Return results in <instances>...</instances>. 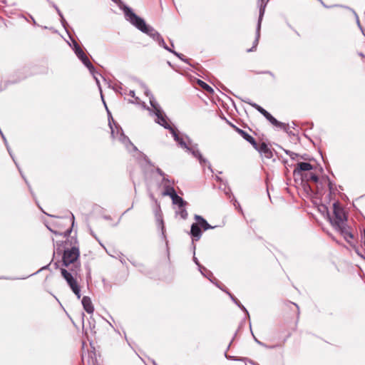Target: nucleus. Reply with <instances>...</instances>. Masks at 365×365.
<instances>
[{"mask_svg":"<svg viewBox=\"0 0 365 365\" xmlns=\"http://www.w3.org/2000/svg\"><path fill=\"white\" fill-rule=\"evenodd\" d=\"M121 263H124V259L120 260Z\"/></svg>","mask_w":365,"mask_h":365,"instance_id":"4d7b16f0","label":"nucleus"},{"mask_svg":"<svg viewBox=\"0 0 365 365\" xmlns=\"http://www.w3.org/2000/svg\"><path fill=\"white\" fill-rule=\"evenodd\" d=\"M0 134H1V137H2V138H3V140H4V143H5V145H6V149H7V150H8V152H9V153L10 156L12 158V159H13V160L14 161V163H15V164L16 165V166H18V165H17L16 162L15 161V160H14V156H13V155H12V153H11V148H10V147H9V144H8V142H7V140H6V138H5L4 135L3 134V133L1 132V130H0Z\"/></svg>","mask_w":365,"mask_h":365,"instance_id":"5701e85b","label":"nucleus"},{"mask_svg":"<svg viewBox=\"0 0 365 365\" xmlns=\"http://www.w3.org/2000/svg\"><path fill=\"white\" fill-rule=\"evenodd\" d=\"M176 213L180 215L183 220L187 217V212L185 207H179L178 211H177Z\"/></svg>","mask_w":365,"mask_h":365,"instance_id":"393cba45","label":"nucleus"},{"mask_svg":"<svg viewBox=\"0 0 365 365\" xmlns=\"http://www.w3.org/2000/svg\"><path fill=\"white\" fill-rule=\"evenodd\" d=\"M199 269H200L201 274L204 276H205V274H206L205 272H207V271H208V270H207V269L205 267H204L202 266H201V267H199Z\"/></svg>","mask_w":365,"mask_h":365,"instance_id":"58836bf2","label":"nucleus"},{"mask_svg":"<svg viewBox=\"0 0 365 365\" xmlns=\"http://www.w3.org/2000/svg\"><path fill=\"white\" fill-rule=\"evenodd\" d=\"M323 181L324 182V183L328 185L329 190H331V182H330V180L328 178H327V179H324Z\"/></svg>","mask_w":365,"mask_h":365,"instance_id":"a19ab883","label":"nucleus"},{"mask_svg":"<svg viewBox=\"0 0 365 365\" xmlns=\"http://www.w3.org/2000/svg\"><path fill=\"white\" fill-rule=\"evenodd\" d=\"M119 91H123V88L120 87Z\"/></svg>","mask_w":365,"mask_h":365,"instance_id":"864d4df0","label":"nucleus"},{"mask_svg":"<svg viewBox=\"0 0 365 365\" xmlns=\"http://www.w3.org/2000/svg\"><path fill=\"white\" fill-rule=\"evenodd\" d=\"M96 80V82L99 88V89L101 90V86H100V82H99V80L98 79V78L96 77V70L94 71V73L92 74Z\"/></svg>","mask_w":365,"mask_h":365,"instance_id":"ea45409f","label":"nucleus"},{"mask_svg":"<svg viewBox=\"0 0 365 365\" xmlns=\"http://www.w3.org/2000/svg\"><path fill=\"white\" fill-rule=\"evenodd\" d=\"M71 219H72V227H73L74 225V215L73 214H71Z\"/></svg>","mask_w":365,"mask_h":365,"instance_id":"3c124183","label":"nucleus"},{"mask_svg":"<svg viewBox=\"0 0 365 365\" xmlns=\"http://www.w3.org/2000/svg\"><path fill=\"white\" fill-rule=\"evenodd\" d=\"M255 149H256L259 154L267 159H270L273 156V153L271 150V149L268 147V145L262 142L260 145H258L257 143V145L253 146Z\"/></svg>","mask_w":365,"mask_h":365,"instance_id":"f8f14e48","label":"nucleus"},{"mask_svg":"<svg viewBox=\"0 0 365 365\" xmlns=\"http://www.w3.org/2000/svg\"><path fill=\"white\" fill-rule=\"evenodd\" d=\"M327 216L332 227L339 231L347 242L354 238V235L346 225L347 217L345 211L339 202H335L333 204V215L331 216L327 212Z\"/></svg>","mask_w":365,"mask_h":365,"instance_id":"f257e3e1","label":"nucleus"},{"mask_svg":"<svg viewBox=\"0 0 365 365\" xmlns=\"http://www.w3.org/2000/svg\"><path fill=\"white\" fill-rule=\"evenodd\" d=\"M254 339H255V341L260 346H264L265 348H274V346H268L267 345H266L265 344H264L263 342L259 341L256 337L254 336Z\"/></svg>","mask_w":365,"mask_h":365,"instance_id":"72a5a7b5","label":"nucleus"},{"mask_svg":"<svg viewBox=\"0 0 365 365\" xmlns=\"http://www.w3.org/2000/svg\"><path fill=\"white\" fill-rule=\"evenodd\" d=\"M129 96H130L132 98L135 97V91L133 90H130L129 91Z\"/></svg>","mask_w":365,"mask_h":365,"instance_id":"49530a36","label":"nucleus"},{"mask_svg":"<svg viewBox=\"0 0 365 365\" xmlns=\"http://www.w3.org/2000/svg\"><path fill=\"white\" fill-rule=\"evenodd\" d=\"M199 269H200L201 274L204 276H205V274H206L205 272H207V271H208V270H207V269L205 267H204L202 266H201V267H199Z\"/></svg>","mask_w":365,"mask_h":365,"instance_id":"4c0bfd02","label":"nucleus"},{"mask_svg":"<svg viewBox=\"0 0 365 365\" xmlns=\"http://www.w3.org/2000/svg\"><path fill=\"white\" fill-rule=\"evenodd\" d=\"M146 96H149L150 98V104L151 107L153 108V110L154 111V113L156 116L155 122L165 128V129H168L171 132V130H174L175 128L171 127L170 125L168 122V118L161 109L160 106L158 103V102L155 101V98L153 96V95L148 91H145Z\"/></svg>","mask_w":365,"mask_h":365,"instance_id":"6e6552de","label":"nucleus"},{"mask_svg":"<svg viewBox=\"0 0 365 365\" xmlns=\"http://www.w3.org/2000/svg\"><path fill=\"white\" fill-rule=\"evenodd\" d=\"M61 23L62 24V26L66 28V25H67V22L66 21V19H64L63 16H61Z\"/></svg>","mask_w":365,"mask_h":365,"instance_id":"e433bc0d","label":"nucleus"},{"mask_svg":"<svg viewBox=\"0 0 365 365\" xmlns=\"http://www.w3.org/2000/svg\"><path fill=\"white\" fill-rule=\"evenodd\" d=\"M307 178V181H312L315 183H317L319 182V178L317 175L314 173H309Z\"/></svg>","mask_w":365,"mask_h":365,"instance_id":"a878e982","label":"nucleus"},{"mask_svg":"<svg viewBox=\"0 0 365 365\" xmlns=\"http://www.w3.org/2000/svg\"><path fill=\"white\" fill-rule=\"evenodd\" d=\"M154 212H155L156 221L158 224V226L161 228L162 235L164 236L165 235V227H164L163 215H162V212H161V210H160V207L159 204L157 205V207Z\"/></svg>","mask_w":365,"mask_h":365,"instance_id":"ddd939ff","label":"nucleus"},{"mask_svg":"<svg viewBox=\"0 0 365 365\" xmlns=\"http://www.w3.org/2000/svg\"><path fill=\"white\" fill-rule=\"evenodd\" d=\"M170 53H173L176 56H178L180 59H181L184 62H187V60L183 58V55L181 53H179L172 49V51H170Z\"/></svg>","mask_w":365,"mask_h":365,"instance_id":"c756f323","label":"nucleus"},{"mask_svg":"<svg viewBox=\"0 0 365 365\" xmlns=\"http://www.w3.org/2000/svg\"><path fill=\"white\" fill-rule=\"evenodd\" d=\"M170 133L180 147L185 149L187 152L190 153L193 157L196 158L199 160V163L202 166L207 165L208 169L212 173L213 172L209 161L206 158H203L201 153L198 150L197 144H192V142L189 138L185 136V138L187 139V143L183 137H180L179 135L178 131L175 128L174 130H171Z\"/></svg>","mask_w":365,"mask_h":365,"instance_id":"20e7f679","label":"nucleus"},{"mask_svg":"<svg viewBox=\"0 0 365 365\" xmlns=\"http://www.w3.org/2000/svg\"><path fill=\"white\" fill-rule=\"evenodd\" d=\"M157 42L158 43L160 46H162L168 51H169V52L172 51V49L167 46V44L165 43L164 39L163 38V37L161 36L159 37V38L157 39Z\"/></svg>","mask_w":365,"mask_h":365,"instance_id":"b1692460","label":"nucleus"},{"mask_svg":"<svg viewBox=\"0 0 365 365\" xmlns=\"http://www.w3.org/2000/svg\"><path fill=\"white\" fill-rule=\"evenodd\" d=\"M101 98L103 100V102L106 108L108 109L106 104L103 100V95L101 94ZM108 115H110V113L108 110H107ZM111 120L109 119L108 125L110 126V128L111 130V136L114 139H118L120 142H121L126 149L128 151H130V148H132L133 150L136 151L138 150L137 148L131 143L130 139L128 136H126L121 127H120L118 125L115 124L112 117H110Z\"/></svg>","mask_w":365,"mask_h":365,"instance_id":"39448f33","label":"nucleus"},{"mask_svg":"<svg viewBox=\"0 0 365 365\" xmlns=\"http://www.w3.org/2000/svg\"><path fill=\"white\" fill-rule=\"evenodd\" d=\"M354 14H355V16H356V22H357V24H358L359 27L361 29V26L360 22H359V20L358 16H357V14H356V13H354Z\"/></svg>","mask_w":365,"mask_h":365,"instance_id":"de8ad7c7","label":"nucleus"},{"mask_svg":"<svg viewBox=\"0 0 365 365\" xmlns=\"http://www.w3.org/2000/svg\"><path fill=\"white\" fill-rule=\"evenodd\" d=\"M118 6L123 11L126 21H129L141 32L146 34L153 40L157 41V39L159 38L160 34L153 27L148 25L143 19L136 15L131 8L123 4L121 1H120Z\"/></svg>","mask_w":365,"mask_h":365,"instance_id":"7ed1b4c3","label":"nucleus"},{"mask_svg":"<svg viewBox=\"0 0 365 365\" xmlns=\"http://www.w3.org/2000/svg\"><path fill=\"white\" fill-rule=\"evenodd\" d=\"M133 98H134V100L129 101V102L130 103H135V104H138V105L142 104L143 108H146L145 103L141 102L140 99L138 97L135 96V97H133Z\"/></svg>","mask_w":365,"mask_h":365,"instance_id":"bb28decb","label":"nucleus"},{"mask_svg":"<svg viewBox=\"0 0 365 365\" xmlns=\"http://www.w3.org/2000/svg\"><path fill=\"white\" fill-rule=\"evenodd\" d=\"M232 127L235 128L237 132L240 133L242 137L246 140L247 142L251 143L252 146L257 145V143L253 137H252L250 135H249L247 132L244 131L243 130L238 128L235 127L234 125H232Z\"/></svg>","mask_w":365,"mask_h":365,"instance_id":"2eb2a0df","label":"nucleus"},{"mask_svg":"<svg viewBox=\"0 0 365 365\" xmlns=\"http://www.w3.org/2000/svg\"><path fill=\"white\" fill-rule=\"evenodd\" d=\"M71 232V228L68 229L64 232V237H68Z\"/></svg>","mask_w":365,"mask_h":365,"instance_id":"37998d69","label":"nucleus"},{"mask_svg":"<svg viewBox=\"0 0 365 365\" xmlns=\"http://www.w3.org/2000/svg\"><path fill=\"white\" fill-rule=\"evenodd\" d=\"M249 362L250 364H251L252 365H259L258 364L255 363V361H252V360H249Z\"/></svg>","mask_w":365,"mask_h":365,"instance_id":"8fccbe9b","label":"nucleus"},{"mask_svg":"<svg viewBox=\"0 0 365 365\" xmlns=\"http://www.w3.org/2000/svg\"><path fill=\"white\" fill-rule=\"evenodd\" d=\"M51 4L56 9V11H57L60 18H61V16H63V14H62L61 11H60V9H58V7L53 2H51Z\"/></svg>","mask_w":365,"mask_h":365,"instance_id":"f704fd0d","label":"nucleus"},{"mask_svg":"<svg viewBox=\"0 0 365 365\" xmlns=\"http://www.w3.org/2000/svg\"><path fill=\"white\" fill-rule=\"evenodd\" d=\"M129 210H130V208L127 209V210H125L124 213H125L126 212L129 211Z\"/></svg>","mask_w":365,"mask_h":365,"instance_id":"5fc2aeb1","label":"nucleus"},{"mask_svg":"<svg viewBox=\"0 0 365 365\" xmlns=\"http://www.w3.org/2000/svg\"><path fill=\"white\" fill-rule=\"evenodd\" d=\"M165 190L163 193L164 195H168L171 197V199L177 194L174 187L170 186L169 185H165Z\"/></svg>","mask_w":365,"mask_h":365,"instance_id":"aec40b11","label":"nucleus"},{"mask_svg":"<svg viewBox=\"0 0 365 365\" xmlns=\"http://www.w3.org/2000/svg\"><path fill=\"white\" fill-rule=\"evenodd\" d=\"M73 42V49L74 51V53L78 51V50L81 49V46L78 44V43L75 41V40H73L72 41Z\"/></svg>","mask_w":365,"mask_h":365,"instance_id":"473e14b6","label":"nucleus"},{"mask_svg":"<svg viewBox=\"0 0 365 365\" xmlns=\"http://www.w3.org/2000/svg\"><path fill=\"white\" fill-rule=\"evenodd\" d=\"M121 263H124V259L120 260Z\"/></svg>","mask_w":365,"mask_h":365,"instance_id":"6e6d98bb","label":"nucleus"},{"mask_svg":"<svg viewBox=\"0 0 365 365\" xmlns=\"http://www.w3.org/2000/svg\"><path fill=\"white\" fill-rule=\"evenodd\" d=\"M47 227H48V229L50 231H51L52 232H53L55 235H61L59 232H57V231L53 230H51L50 227H48V226H47Z\"/></svg>","mask_w":365,"mask_h":365,"instance_id":"09e8293b","label":"nucleus"},{"mask_svg":"<svg viewBox=\"0 0 365 365\" xmlns=\"http://www.w3.org/2000/svg\"><path fill=\"white\" fill-rule=\"evenodd\" d=\"M61 272L63 278L67 282L68 284L73 292V293L76 295L78 299L81 298V290L78 285L76 280L73 278L71 272H69L67 269L64 268L61 269Z\"/></svg>","mask_w":365,"mask_h":365,"instance_id":"9d476101","label":"nucleus"},{"mask_svg":"<svg viewBox=\"0 0 365 365\" xmlns=\"http://www.w3.org/2000/svg\"><path fill=\"white\" fill-rule=\"evenodd\" d=\"M197 84L203 88L205 91L210 93H213L214 90L205 82L202 81V80H197Z\"/></svg>","mask_w":365,"mask_h":365,"instance_id":"412c9836","label":"nucleus"},{"mask_svg":"<svg viewBox=\"0 0 365 365\" xmlns=\"http://www.w3.org/2000/svg\"><path fill=\"white\" fill-rule=\"evenodd\" d=\"M118 6L123 11L126 21H129L141 32L146 34L153 40L157 41V39L159 38L160 34L153 27L148 25L143 19L136 15L131 8L123 4L121 1H120Z\"/></svg>","mask_w":365,"mask_h":365,"instance_id":"f03ea898","label":"nucleus"},{"mask_svg":"<svg viewBox=\"0 0 365 365\" xmlns=\"http://www.w3.org/2000/svg\"><path fill=\"white\" fill-rule=\"evenodd\" d=\"M253 108L257 109L261 114H262L264 118L271 123L273 125L279 128L286 132H287L288 130V125L278 121L275 118H274L268 111H267L265 109H264L260 106L257 105V103H250Z\"/></svg>","mask_w":365,"mask_h":365,"instance_id":"1a4fd4ad","label":"nucleus"},{"mask_svg":"<svg viewBox=\"0 0 365 365\" xmlns=\"http://www.w3.org/2000/svg\"><path fill=\"white\" fill-rule=\"evenodd\" d=\"M80 256V251L78 246L74 245L71 248L66 249L63 255V264L68 267L70 264H72L74 268H71L72 272H77L79 269V263H77V260Z\"/></svg>","mask_w":365,"mask_h":365,"instance_id":"0eeeda50","label":"nucleus"},{"mask_svg":"<svg viewBox=\"0 0 365 365\" xmlns=\"http://www.w3.org/2000/svg\"><path fill=\"white\" fill-rule=\"evenodd\" d=\"M259 37H260V30H257V28L256 29V37L253 42V46L252 48H249L247 50V52H252L256 49L258 42H259Z\"/></svg>","mask_w":365,"mask_h":365,"instance_id":"4be33fe9","label":"nucleus"},{"mask_svg":"<svg viewBox=\"0 0 365 365\" xmlns=\"http://www.w3.org/2000/svg\"><path fill=\"white\" fill-rule=\"evenodd\" d=\"M170 53H173L176 56H178L180 59H181L184 62H187V60L183 58V55L181 53H179L172 49V51H170Z\"/></svg>","mask_w":365,"mask_h":365,"instance_id":"7c9ffc66","label":"nucleus"},{"mask_svg":"<svg viewBox=\"0 0 365 365\" xmlns=\"http://www.w3.org/2000/svg\"><path fill=\"white\" fill-rule=\"evenodd\" d=\"M156 172H157V173H158L160 176H164V175H165L164 172H163L161 169H160V168H158L156 169Z\"/></svg>","mask_w":365,"mask_h":365,"instance_id":"79ce46f5","label":"nucleus"},{"mask_svg":"<svg viewBox=\"0 0 365 365\" xmlns=\"http://www.w3.org/2000/svg\"><path fill=\"white\" fill-rule=\"evenodd\" d=\"M194 218L196 222L192 224L190 234L192 237L193 250L195 251L196 246L193 242L198 241L201 238L202 234L201 228L205 231L209 229H213L215 227L211 226L207 220L200 215H195Z\"/></svg>","mask_w":365,"mask_h":365,"instance_id":"423d86ee","label":"nucleus"},{"mask_svg":"<svg viewBox=\"0 0 365 365\" xmlns=\"http://www.w3.org/2000/svg\"><path fill=\"white\" fill-rule=\"evenodd\" d=\"M206 273L207 274H205V277H207L211 282H214L215 277H213L212 273L209 270Z\"/></svg>","mask_w":365,"mask_h":365,"instance_id":"2f4dec72","label":"nucleus"},{"mask_svg":"<svg viewBox=\"0 0 365 365\" xmlns=\"http://www.w3.org/2000/svg\"><path fill=\"white\" fill-rule=\"evenodd\" d=\"M225 356L227 359L235 360V361H245V358H237L235 356H229L227 354V353L225 354Z\"/></svg>","mask_w":365,"mask_h":365,"instance_id":"c85d7f7f","label":"nucleus"},{"mask_svg":"<svg viewBox=\"0 0 365 365\" xmlns=\"http://www.w3.org/2000/svg\"><path fill=\"white\" fill-rule=\"evenodd\" d=\"M286 153L289 155V156L292 158H294V155H297V154L291 152V151H286Z\"/></svg>","mask_w":365,"mask_h":365,"instance_id":"a18cd8bd","label":"nucleus"},{"mask_svg":"<svg viewBox=\"0 0 365 365\" xmlns=\"http://www.w3.org/2000/svg\"><path fill=\"white\" fill-rule=\"evenodd\" d=\"M82 305L85 311L88 314H93L94 312V307L91 299L89 297L84 296L81 301Z\"/></svg>","mask_w":365,"mask_h":365,"instance_id":"4468645a","label":"nucleus"},{"mask_svg":"<svg viewBox=\"0 0 365 365\" xmlns=\"http://www.w3.org/2000/svg\"><path fill=\"white\" fill-rule=\"evenodd\" d=\"M266 4H267V3H264V4L262 3V4L260 5L259 19H258V22H257V30L261 29L262 21L263 16L264 14Z\"/></svg>","mask_w":365,"mask_h":365,"instance_id":"f3484780","label":"nucleus"},{"mask_svg":"<svg viewBox=\"0 0 365 365\" xmlns=\"http://www.w3.org/2000/svg\"><path fill=\"white\" fill-rule=\"evenodd\" d=\"M227 294L229 295L230 299L232 300V302L237 304L242 311H244L246 314L249 317V313L247 309L240 303V302L234 296L232 295L230 292H227Z\"/></svg>","mask_w":365,"mask_h":365,"instance_id":"a211bd4d","label":"nucleus"},{"mask_svg":"<svg viewBox=\"0 0 365 365\" xmlns=\"http://www.w3.org/2000/svg\"><path fill=\"white\" fill-rule=\"evenodd\" d=\"M312 169V165L309 163L301 162L297 163L294 169V173H300L302 171H309Z\"/></svg>","mask_w":365,"mask_h":365,"instance_id":"dca6fc26","label":"nucleus"},{"mask_svg":"<svg viewBox=\"0 0 365 365\" xmlns=\"http://www.w3.org/2000/svg\"><path fill=\"white\" fill-rule=\"evenodd\" d=\"M75 54L77 57L81 60V61L83 63V65L88 68L90 73L91 74L94 73L95 68L89 61L88 58L83 51V49H80L78 51L75 52Z\"/></svg>","mask_w":365,"mask_h":365,"instance_id":"9b49d317","label":"nucleus"},{"mask_svg":"<svg viewBox=\"0 0 365 365\" xmlns=\"http://www.w3.org/2000/svg\"><path fill=\"white\" fill-rule=\"evenodd\" d=\"M212 283L225 292L227 293V292H228L226 289L225 287L223 284H222L216 278H214V282Z\"/></svg>","mask_w":365,"mask_h":365,"instance_id":"cd10ccee","label":"nucleus"},{"mask_svg":"<svg viewBox=\"0 0 365 365\" xmlns=\"http://www.w3.org/2000/svg\"><path fill=\"white\" fill-rule=\"evenodd\" d=\"M173 203L174 205H177L179 207H185L187 205V202H185L181 197L178 196L177 194L172 198Z\"/></svg>","mask_w":365,"mask_h":365,"instance_id":"6ab92c4d","label":"nucleus"},{"mask_svg":"<svg viewBox=\"0 0 365 365\" xmlns=\"http://www.w3.org/2000/svg\"><path fill=\"white\" fill-rule=\"evenodd\" d=\"M162 177H163V182H164L165 185L170 183V180L166 177L165 175Z\"/></svg>","mask_w":365,"mask_h":365,"instance_id":"c9c22d12","label":"nucleus"},{"mask_svg":"<svg viewBox=\"0 0 365 365\" xmlns=\"http://www.w3.org/2000/svg\"><path fill=\"white\" fill-rule=\"evenodd\" d=\"M121 95L126 94L125 91H120Z\"/></svg>","mask_w":365,"mask_h":365,"instance_id":"603ef678","label":"nucleus"},{"mask_svg":"<svg viewBox=\"0 0 365 365\" xmlns=\"http://www.w3.org/2000/svg\"><path fill=\"white\" fill-rule=\"evenodd\" d=\"M193 261L199 267H201V265H200L197 258L195 256L193 257Z\"/></svg>","mask_w":365,"mask_h":365,"instance_id":"c03bdc74","label":"nucleus"}]
</instances>
